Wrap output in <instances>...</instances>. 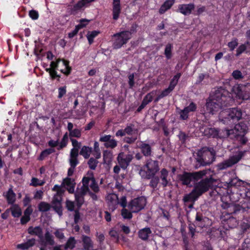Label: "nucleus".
<instances>
[{"mask_svg": "<svg viewBox=\"0 0 250 250\" xmlns=\"http://www.w3.org/2000/svg\"><path fill=\"white\" fill-rule=\"evenodd\" d=\"M62 198L54 197L52 201L53 209L58 214L59 216L62 215V208L61 205Z\"/></svg>", "mask_w": 250, "mask_h": 250, "instance_id": "4be33fe9", "label": "nucleus"}, {"mask_svg": "<svg viewBox=\"0 0 250 250\" xmlns=\"http://www.w3.org/2000/svg\"><path fill=\"white\" fill-rule=\"evenodd\" d=\"M207 173H183L178 175L182 185L192 187L193 185L201 179Z\"/></svg>", "mask_w": 250, "mask_h": 250, "instance_id": "6e6552de", "label": "nucleus"}, {"mask_svg": "<svg viewBox=\"0 0 250 250\" xmlns=\"http://www.w3.org/2000/svg\"><path fill=\"white\" fill-rule=\"evenodd\" d=\"M232 76L235 80H240L243 78L242 72L238 70L233 71L232 73Z\"/></svg>", "mask_w": 250, "mask_h": 250, "instance_id": "0e129e2a", "label": "nucleus"}, {"mask_svg": "<svg viewBox=\"0 0 250 250\" xmlns=\"http://www.w3.org/2000/svg\"><path fill=\"white\" fill-rule=\"evenodd\" d=\"M92 152V147L88 146H83L80 151V154L85 159L89 158L91 153Z\"/></svg>", "mask_w": 250, "mask_h": 250, "instance_id": "c9c22d12", "label": "nucleus"}, {"mask_svg": "<svg viewBox=\"0 0 250 250\" xmlns=\"http://www.w3.org/2000/svg\"><path fill=\"white\" fill-rule=\"evenodd\" d=\"M173 45L171 43H167L165 47L164 54L167 60L170 59L172 57V49Z\"/></svg>", "mask_w": 250, "mask_h": 250, "instance_id": "37998d69", "label": "nucleus"}, {"mask_svg": "<svg viewBox=\"0 0 250 250\" xmlns=\"http://www.w3.org/2000/svg\"><path fill=\"white\" fill-rule=\"evenodd\" d=\"M217 129L215 127H202L201 131L203 132V135L208 138H217Z\"/></svg>", "mask_w": 250, "mask_h": 250, "instance_id": "aec40b11", "label": "nucleus"}, {"mask_svg": "<svg viewBox=\"0 0 250 250\" xmlns=\"http://www.w3.org/2000/svg\"><path fill=\"white\" fill-rule=\"evenodd\" d=\"M213 98L220 104V108L232 105L234 102L231 93L221 87L215 90Z\"/></svg>", "mask_w": 250, "mask_h": 250, "instance_id": "0eeeda50", "label": "nucleus"}, {"mask_svg": "<svg viewBox=\"0 0 250 250\" xmlns=\"http://www.w3.org/2000/svg\"><path fill=\"white\" fill-rule=\"evenodd\" d=\"M175 0H166L161 6L159 13L160 14H164L167 11L170 9L173 5Z\"/></svg>", "mask_w": 250, "mask_h": 250, "instance_id": "bb28decb", "label": "nucleus"}, {"mask_svg": "<svg viewBox=\"0 0 250 250\" xmlns=\"http://www.w3.org/2000/svg\"><path fill=\"white\" fill-rule=\"evenodd\" d=\"M233 130L231 129L224 128L222 129H217V139H225L227 138H232V133Z\"/></svg>", "mask_w": 250, "mask_h": 250, "instance_id": "393cba45", "label": "nucleus"}, {"mask_svg": "<svg viewBox=\"0 0 250 250\" xmlns=\"http://www.w3.org/2000/svg\"><path fill=\"white\" fill-rule=\"evenodd\" d=\"M83 246L84 250H90L93 247V243L91 238L88 236H82Z\"/></svg>", "mask_w": 250, "mask_h": 250, "instance_id": "a878e982", "label": "nucleus"}, {"mask_svg": "<svg viewBox=\"0 0 250 250\" xmlns=\"http://www.w3.org/2000/svg\"><path fill=\"white\" fill-rule=\"evenodd\" d=\"M36 240L35 238L28 239L26 242L18 245L17 248L22 250H27L35 244Z\"/></svg>", "mask_w": 250, "mask_h": 250, "instance_id": "72a5a7b5", "label": "nucleus"}, {"mask_svg": "<svg viewBox=\"0 0 250 250\" xmlns=\"http://www.w3.org/2000/svg\"><path fill=\"white\" fill-rule=\"evenodd\" d=\"M81 130L79 128L72 129V130L69 133V136L70 139L72 137L79 138L81 137Z\"/></svg>", "mask_w": 250, "mask_h": 250, "instance_id": "603ef678", "label": "nucleus"}, {"mask_svg": "<svg viewBox=\"0 0 250 250\" xmlns=\"http://www.w3.org/2000/svg\"><path fill=\"white\" fill-rule=\"evenodd\" d=\"M155 94L154 91L147 93L144 98L142 103H145L146 105L153 100V95Z\"/></svg>", "mask_w": 250, "mask_h": 250, "instance_id": "09e8293b", "label": "nucleus"}, {"mask_svg": "<svg viewBox=\"0 0 250 250\" xmlns=\"http://www.w3.org/2000/svg\"><path fill=\"white\" fill-rule=\"evenodd\" d=\"M229 197L231 199L234 200L235 201H239L240 204H241V205L234 204L229 205L227 208L228 211L229 212L226 216H224V218H222V222L224 225L227 226V227L229 228L232 229L236 227V226L238 225V222L236 218L233 217L232 216V214H237L240 212H244V211H246L247 209L249 208H246L243 210L238 211L236 212H234V210H233L234 209L232 207L235 206H239L240 207H242L243 203H242V201H243V197L239 196L238 197H235L236 198H232V197H230V195H229Z\"/></svg>", "mask_w": 250, "mask_h": 250, "instance_id": "39448f33", "label": "nucleus"}, {"mask_svg": "<svg viewBox=\"0 0 250 250\" xmlns=\"http://www.w3.org/2000/svg\"><path fill=\"white\" fill-rule=\"evenodd\" d=\"M65 189H66L62 185L61 186L55 185L52 188L53 191H55L57 192L54 197H58V198L60 197L62 198V196L63 195Z\"/></svg>", "mask_w": 250, "mask_h": 250, "instance_id": "f704fd0d", "label": "nucleus"}, {"mask_svg": "<svg viewBox=\"0 0 250 250\" xmlns=\"http://www.w3.org/2000/svg\"><path fill=\"white\" fill-rule=\"evenodd\" d=\"M44 242L42 243L41 242V244L44 246H46L48 245L50 246H53L55 244V241L53 235H52L48 231H47L45 234L44 237L43 238Z\"/></svg>", "mask_w": 250, "mask_h": 250, "instance_id": "c756f323", "label": "nucleus"}, {"mask_svg": "<svg viewBox=\"0 0 250 250\" xmlns=\"http://www.w3.org/2000/svg\"><path fill=\"white\" fill-rule=\"evenodd\" d=\"M146 166L148 172H159V162L157 161L151 159L148 160Z\"/></svg>", "mask_w": 250, "mask_h": 250, "instance_id": "b1692460", "label": "nucleus"}, {"mask_svg": "<svg viewBox=\"0 0 250 250\" xmlns=\"http://www.w3.org/2000/svg\"><path fill=\"white\" fill-rule=\"evenodd\" d=\"M230 188H229V193L233 195L243 197L242 203L243 206H233L234 212L243 210L246 208H250V184L236 178L230 182Z\"/></svg>", "mask_w": 250, "mask_h": 250, "instance_id": "7ed1b4c3", "label": "nucleus"}, {"mask_svg": "<svg viewBox=\"0 0 250 250\" xmlns=\"http://www.w3.org/2000/svg\"><path fill=\"white\" fill-rule=\"evenodd\" d=\"M213 98L220 104V108L232 105L234 102L231 93L221 87L215 90Z\"/></svg>", "mask_w": 250, "mask_h": 250, "instance_id": "423d86ee", "label": "nucleus"}, {"mask_svg": "<svg viewBox=\"0 0 250 250\" xmlns=\"http://www.w3.org/2000/svg\"><path fill=\"white\" fill-rule=\"evenodd\" d=\"M76 243L77 242L75 238L74 237L71 236L66 241L65 244L64 245V248L65 250H67L69 249L72 250L75 247Z\"/></svg>", "mask_w": 250, "mask_h": 250, "instance_id": "4c0bfd02", "label": "nucleus"}, {"mask_svg": "<svg viewBox=\"0 0 250 250\" xmlns=\"http://www.w3.org/2000/svg\"><path fill=\"white\" fill-rule=\"evenodd\" d=\"M83 193L75 194V200L78 208H80L83 203Z\"/></svg>", "mask_w": 250, "mask_h": 250, "instance_id": "3c124183", "label": "nucleus"}, {"mask_svg": "<svg viewBox=\"0 0 250 250\" xmlns=\"http://www.w3.org/2000/svg\"><path fill=\"white\" fill-rule=\"evenodd\" d=\"M178 137L179 140L181 141V143L183 144L186 143L187 139L188 137V135L185 132L181 131H180L179 134L178 135Z\"/></svg>", "mask_w": 250, "mask_h": 250, "instance_id": "052dcab7", "label": "nucleus"}, {"mask_svg": "<svg viewBox=\"0 0 250 250\" xmlns=\"http://www.w3.org/2000/svg\"><path fill=\"white\" fill-rule=\"evenodd\" d=\"M133 158L132 154H125L124 152H120L117 156V161L121 167L125 170L129 166L130 163Z\"/></svg>", "mask_w": 250, "mask_h": 250, "instance_id": "4468645a", "label": "nucleus"}, {"mask_svg": "<svg viewBox=\"0 0 250 250\" xmlns=\"http://www.w3.org/2000/svg\"><path fill=\"white\" fill-rule=\"evenodd\" d=\"M242 112L240 109L238 108H231L228 110L222 112L219 116V119L224 124L229 125H235L234 128L235 130L240 131V135L238 137L239 143L242 145H245L248 142V139L245 136L247 133L248 127L246 125L242 122L236 124L239 120L242 118Z\"/></svg>", "mask_w": 250, "mask_h": 250, "instance_id": "f257e3e1", "label": "nucleus"}, {"mask_svg": "<svg viewBox=\"0 0 250 250\" xmlns=\"http://www.w3.org/2000/svg\"><path fill=\"white\" fill-rule=\"evenodd\" d=\"M104 146L106 148L113 149L117 146V142L114 139L111 138L106 143H104Z\"/></svg>", "mask_w": 250, "mask_h": 250, "instance_id": "de8ad7c7", "label": "nucleus"}, {"mask_svg": "<svg viewBox=\"0 0 250 250\" xmlns=\"http://www.w3.org/2000/svg\"><path fill=\"white\" fill-rule=\"evenodd\" d=\"M242 248L243 250H250V238H247L245 239Z\"/></svg>", "mask_w": 250, "mask_h": 250, "instance_id": "774afa93", "label": "nucleus"}, {"mask_svg": "<svg viewBox=\"0 0 250 250\" xmlns=\"http://www.w3.org/2000/svg\"><path fill=\"white\" fill-rule=\"evenodd\" d=\"M83 4L80 1H78L77 3L73 5L70 10L71 15H76L78 13V11L83 7Z\"/></svg>", "mask_w": 250, "mask_h": 250, "instance_id": "58836bf2", "label": "nucleus"}, {"mask_svg": "<svg viewBox=\"0 0 250 250\" xmlns=\"http://www.w3.org/2000/svg\"><path fill=\"white\" fill-rule=\"evenodd\" d=\"M234 177L229 179V182H222L219 179L214 178L213 175L200 179L199 181L196 182L193 187L194 190L199 196L209 191V189H215L216 188H223L226 190V193L230 195V197L236 198V195H233V193H229V188H230V182Z\"/></svg>", "mask_w": 250, "mask_h": 250, "instance_id": "f03ea898", "label": "nucleus"}, {"mask_svg": "<svg viewBox=\"0 0 250 250\" xmlns=\"http://www.w3.org/2000/svg\"><path fill=\"white\" fill-rule=\"evenodd\" d=\"M196 224L194 223H190L188 224V233L191 235V237L193 238L196 232Z\"/></svg>", "mask_w": 250, "mask_h": 250, "instance_id": "4d7b16f0", "label": "nucleus"}, {"mask_svg": "<svg viewBox=\"0 0 250 250\" xmlns=\"http://www.w3.org/2000/svg\"><path fill=\"white\" fill-rule=\"evenodd\" d=\"M100 33V31L96 30L88 32L86 35V37L89 44H91L93 42L94 39L97 37Z\"/></svg>", "mask_w": 250, "mask_h": 250, "instance_id": "79ce46f5", "label": "nucleus"}, {"mask_svg": "<svg viewBox=\"0 0 250 250\" xmlns=\"http://www.w3.org/2000/svg\"><path fill=\"white\" fill-rule=\"evenodd\" d=\"M195 8V5L193 3L189 4H181L178 5L177 12L187 16L191 14L192 11Z\"/></svg>", "mask_w": 250, "mask_h": 250, "instance_id": "a211bd4d", "label": "nucleus"}, {"mask_svg": "<svg viewBox=\"0 0 250 250\" xmlns=\"http://www.w3.org/2000/svg\"><path fill=\"white\" fill-rule=\"evenodd\" d=\"M16 195L12 188H9L5 195V198L8 204L13 205L16 201Z\"/></svg>", "mask_w": 250, "mask_h": 250, "instance_id": "2f4dec72", "label": "nucleus"}, {"mask_svg": "<svg viewBox=\"0 0 250 250\" xmlns=\"http://www.w3.org/2000/svg\"><path fill=\"white\" fill-rule=\"evenodd\" d=\"M245 151H239L236 154L230 157L229 159L218 164L217 166L218 170H223L237 163L244 156Z\"/></svg>", "mask_w": 250, "mask_h": 250, "instance_id": "9d476101", "label": "nucleus"}, {"mask_svg": "<svg viewBox=\"0 0 250 250\" xmlns=\"http://www.w3.org/2000/svg\"><path fill=\"white\" fill-rule=\"evenodd\" d=\"M98 164V159L91 157L88 161L87 164L90 169L95 170Z\"/></svg>", "mask_w": 250, "mask_h": 250, "instance_id": "8fccbe9b", "label": "nucleus"}, {"mask_svg": "<svg viewBox=\"0 0 250 250\" xmlns=\"http://www.w3.org/2000/svg\"><path fill=\"white\" fill-rule=\"evenodd\" d=\"M74 181L70 178H66L63 179L62 185L64 187L69 193H72L74 191L75 183Z\"/></svg>", "mask_w": 250, "mask_h": 250, "instance_id": "5701e85b", "label": "nucleus"}, {"mask_svg": "<svg viewBox=\"0 0 250 250\" xmlns=\"http://www.w3.org/2000/svg\"><path fill=\"white\" fill-rule=\"evenodd\" d=\"M241 229L243 233L247 232L250 229V224L243 222L241 225Z\"/></svg>", "mask_w": 250, "mask_h": 250, "instance_id": "338daca9", "label": "nucleus"}, {"mask_svg": "<svg viewBox=\"0 0 250 250\" xmlns=\"http://www.w3.org/2000/svg\"><path fill=\"white\" fill-rule=\"evenodd\" d=\"M134 77L135 73H134L130 74L128 76L129 88H132L135 85Z\"/></svg>", "mask_w": 250, "mask_h": 250, "instance_id": "e2e57ef3", "label": "nucleus"}, {"mask_svg": "<svg viewBox=\"0 0 250 250\" xmlns=\"http://www.w3.org/2000/svg\"><path fill=\"white\" fill-rule=\"evenodd\" d=\"M194 222L197 227L201 228H207L211 225V220L200 212H197Z\"/></svg>", "mask_w": 250, "mask_h": 250, "instance_id": "ddd939ff", "label": "nucleus"}, {"mask_svg": "<svg viewBox=\"0 0 250 250\" xmlns=\"http://www.w3.org/2000/svg\"><path fill=\"white\" fill-rule=\"evenodd\" d=\"M28 233L32 235H36L40 239L41 242H44L43 240L42 229L40 226L33 227L30 226L27 229Z\"/></svg>", "mask_w": 250, "mask_h": 250, "instance_id": "412c9836", "label": "nucleus"}, {"mask_svg": "<svg viewBox=\"0 0 250 250\" xmlns=\"http://www.w3.org/2000/svg\"><path fill=\"white\" fill-rule=\"evenodd\" d=\"M215 151L212 147H202L197 153L195 168L211 164L215 159Z\"/></svg>", "mask_w": 250, "mask_h": 250, "instance_id": "20e7f679", "label": "nucleus"}, {"mask_svg": "<svg viewBox=\"0 0 250 250\" xmlns=\"http://www.w3.org/2000/svg\"><path fill=\"white\" fill-rule=\"evenodd\" d=\"M83 25L81 24L77 25L75 29L71 32L69 33L68 34V37L69 38L71 39L73 38L74 36H75L78 33L79 31L83 28Z\"/></svg>", "mask_w": 250, "mask_h": 250, "instance_id": "864d4df0", "label": "nucleus"}, {"mask_svg": "<svg viewBox=\"0 0 250 250\" xmlns=\"http://www.w3.org/2000/svg\"><path fill=\"white\" fill-rule=\"evenodd\" d=\"M238 39L237 38H234L232 39L231 42H228V46L229 48L230 51H233L238 45Z\"/></svg>", "mask_w": 250, "mask_h": 250, "instance_id": "6e6d98bb", "label": "nucleus"}, {"mask_svg": "<svg viewBox=\"0 0 250 250\" xmlns=\"http://www.w3.org/2000/svg\"><path fill=\"white\" fill-rule=\"evenodd\" d=\"M51 206L48 203L41 202L38 205L39 210L41 212H46L51 208Z\"/></svg>", "mask_w": 250, "mask_h": 250, "instance_id": "a19ab883", "label": "nucleus"}, {"mask_svg": "<svg viewBox=\"0 0 250 250\" xmlns=\"http://www.w3.org/2000/svg\"><path fill=\"white\" fill-rule=\"evenodd\" d=\"M199 197L198 194L193 189L189 194H186L184 196L183 200L185 203L194 202L197 200Z\"/></svg>", "mask_w": 250, "mask_h": 250, "instance_id": "cd10ccee", "label": "nucleus"}, {"mask_svg": "<svg viewBox=\"0 0 250 250\" xmlns=\"http://www.w3.org/2000/svg\"><path fill=\"white\" fill-rule=\"evenodd\" d=\"M246 42L245 44H241L236 49V56L237 57L239 56L242 53H243L247 49Z\"/></svg>", "mask_w": 250, "mask_h": 250, "instance_id": "13d9d810", "label": "nucleus"}, {"mask_svg": "<svg viewBox=\"0 0 250 250\" xmlns=\"http://www.w3.org/2000/svg\"><path fill=\"white\" fill-rule=\"evenodd\" d=\"M125 134L128 135H135L138 133V129L135 128V125L132 123L128 124L125 128Z\"/></svg>", "mask_w": 250, "mask_h": 250, "instance_id": "7c9ffc66", "label": "nucleus"}, {"mask_svg": "<svg viewBox=\"0 0 250 250\" xmlns=\"http://www.w3.org/2000/svg\"><path fill=\"white\" fill-rule=\"evenodd\" d=\"M68 140V134L66 132L63 136L62 140L59 144V146L57 148L58 150H61L63 148L66 147L67 145Z\"/></svg>", "mask_w": 250, "mask_h": 250, "instance_id": "49530a36", "label": "nucleus"}, {"mask_svg": "<svg viewBox=\"0 0 250 250\" xmlns=\"http://www.w3.org/2000/svg\"><path fill=\"white\" fill-rule=\"evenodd\" d=\"M10 210L14 217H19L22 214L21 208L17 204H13L10 208Z\"/></svg>", "mask_w": 250, "mask_h": 250, "instance_id": "e433bc0d", "label": "nucleus"}, {"mask_svg": "<svg viewBox=\"0 0 250 250\" xmlns=\"http://www.w3.org/2000/svg\"><path fill=\"white\" fill-rule=\"evenodd\" d=\"M185 108L189 113L190 112L195 111L197 109V105L194 103L192 102L189 104V105Z\"/></svg>", "mask_w": 250, "mask_h": 250, "instance_id": "69168bd1", "label": "nucleus"}, {"mask_svg": "<svg viewBox=\"0 0 250 250\" xmlns=\"http://www.w3.org/2000/svg\"><path fill=\"white\" fill-rule=\"evenodd\" d=\"M132 211H129L127 209L123 208L121 211V214L125 219H130L132 218Z\"/></svg>", "mask_w": 250, "mask_h": 250, "instance_id": "5fc2aeb1", "label": "nucleus"}, {"mask_svg": "<svg viewBox=\"0 0 250 250\" xmlns=\"http://www.w3.org/2000/svg\"><path fill=\"white\" fill-rule=\"evenodd\" d=\"M181 76V73H178L175 75L174 76L173 78L170 82V83L169 85V87L172 88V89H174L176 85H177L179 79H180Z\"/></svg>", "mask_w": 250, "mask_h": 250, "instance_id": "c03bdc74", "label": "nucleus"}, {"mask_svg": "<svg viewBox=\"0 0 250 250\" xmlns=\"http://www.w3.org/2000/svg\"><path fill=\"white\" fill-rule=\"evenodd\" d=\"M237 95L239 99L243 100H250V83H247L241 88H239Z\"/></svg>", "mask_w": 250, "mask_h": 250, "instance_id": "f3484780", "label": "nucleus"}, {"mask_svg": "<svg viewBox=\"0 0 250 250\" xmlns=\"http://www.w3.org/2000/svg\"><path fill=\"white\" fill-rule=\"evenodd\" d=\"M219 105L220 104H218V102L214 100L213 95L211 99H208L207 100L206 104L207 110L209 113L213 114L215 112L218 111V110L220 109Z\"/></svg>", "mask_w": 250, "mask_h": 250, "instance_id": "2eb2a0df", "label": "nucleus"}, {"mask_svg": "<svg viewBox=\"0 0 250 250\" xmlns=\"http://www.w3.org/2000/svg\"><path fill=\"white\" fill-rule=\"evenodd\" d=\"M103 160L104 163L109 164L111 161L112 157V152L108 150H105L103 151Z\"/></svg>", "mask_w": 250, "mask_h": 250, "instance_id": "a18cd8bd", "label": "nucleus"}, {"mask_svg": "<svg viewBox=\"0 0 250 250\" xmlns=\"http://www.w3.org/2000/svg\"><path fill=\"white\" fill-rule=\"evenodd\" d=\"M66 93V86H61L58 88V98L61 99Z\"/></svg>", "mask_w": 250, "mask_h": 250, "instance_id": "680f3d73", "label": "nucleus"}, {"mask_svg": "<svg viewBox=\"0 0 250 250\" xmlns=\"http://www.w3.org/2000/svg\"><path fill=\"white\" fill-rule=\"evenodd\" d=\"M130 33L127 30L116 33L113 35L114 38L112 46L114 49H118L127 43L130 39Z\"/></svg>", "mask_w": 250, "mask_h": 250, "instance_id": "1a4fd4ad", "label": "nucleus"}, {"mask_svg": "<svg viewBox=\"0 0 250 250\" xmlns=\"http://www.w3.org/2000/svg\"><path fill=\"white\" fill-rule=\"evenodd\" d=\"M55 149L52 148L45 149L42 151L40 156H39L38 159L39 160L42 161L50 154L55 152Z\"/></svg>", "mask_w": 250, "mask_h": 250, "instance_id": "ea45409f", "label": "nucleus"}, {"mask_svg": "<svg viewBox=\"0 0 250 250\" xmlns=\"http://www.w3.org/2000/svg\"><path fill=\"white\" fill-rule=\"evenodd\" d=\"M61 62H62L63 65L65 66V69H61L60 71L62 73L65 75L66 76H68L70 74L72 68L69 65V61L68 60H66L64 59H57L55 62L52 61L50 63V67L53 70H57L59 67V64Z\"/></svg>", "mask_w": 250, "mask_h": 250, "instance_id": "f8f14e48", "label": "nucleus"}, {"mask_svg": "<svg viewBox=\"0 0 250 250\" xmlns=\"http://www.w3.org/2000/svg\"><path fill=\"white\" fill-rule=\"evenodd\" d=\"M155 173H148V174L146 175V178L147 179H151L149 185L153 188L157 187L159 182V177L155 176Z\"/></svg>", "mask_w": 250, "mask_h": 250, "instance_id": "473e14b6", "label": "nucleus"}, {"mask_svg": "<svg viewBox=\"0 0 250 250\" xmlns=\"http://www.w3.org/2000/svg\"><path fill=\"white\" fill-rule=\"evenodd\" d=\"M137 148L140 149L141 153L145 157H150L152 155V150L151 146L150 145L145 142H137Z\"/></svg>", "mask_w": 250, "mask_h": 250, "instance_id": "dca6fc26", "label": "nucleus"}, {"mask_svg": "<svg viewBox=\"0 0 250 250\" xmlns=\"http://www.w3.org/2000/svg\"><path fill=\"white\" fill-rule=\"evenodd\" d=\"M151 233V230L148 227H146L138 231L139 237L144 241L148 240L149 235Z\"/></svg>", "mask_w": 250, "mask_h": 250, "instance_id": "c85d7f7f", "label": "nucleus"}, {"mask_svg": "<svg viewBox=\"0 0 250 250\" xmlns=\"http://www.w3.org/2000/svg\"><path fill=\"white\" fill-rule=\"evenodd\" d=\"M137 140V136L136 135H132L131 137H125L124 141L127 144H132L135 142Z\"/></svg>", "mask_w": 250, "mask_h": 250, "instance_id": "bf43d9fd", "label": "nucleus"}, {"mask_svg": "<svg viewBox=\"0 0 250 250\" xmlns=\"http://www.w3.org/2000/svg\"><path fill=\"white\" fill-rule=\"evenodd\" d=\"M121 0H113L112 2V16L114 20H117L121 13Z\"/></svg>", "mask_w": 250, "mask_h": 250, "instance_id": "6ab92c4d", "label": "nucleus"}, {"mask_svg": "<svg viewBox=\"0 0 250 250\" xmlns=\"http://www.w3.org/2000/svg\"><path fill=\"white\" fill-rule=\"evenodd\" d=\"M146 204V199L144 196L138 197L131 200L128 207L132 212H138L144 208Z\"/></svg>", "mask_w": 250, "mask_h": 250, "instance_id": "9b49d317", "label": "nucleus"}]
</instances>
